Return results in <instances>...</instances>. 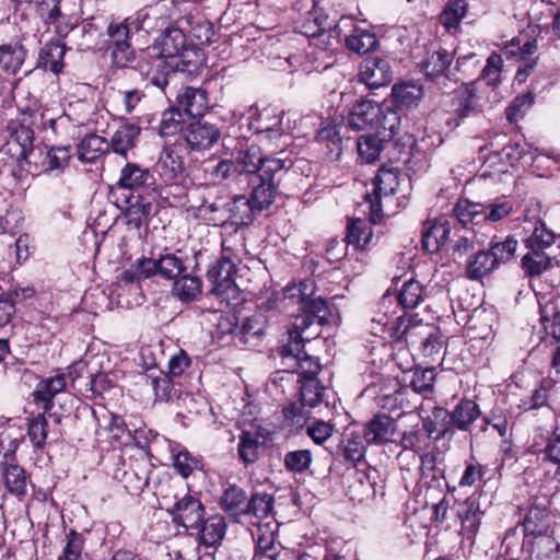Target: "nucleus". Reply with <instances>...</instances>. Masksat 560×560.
Returning a JSON list of instances; mask_svg holds the SVG:
<instances>
[{"instance_id":"1","label":"nucleus","mask_w":560,"mask_h":560,"mask_svg":"<svg viewBox=\"0 0 560 560\" xmlns=\"http://www.w3.org/2000/svg\"><path fill=\"white\" fill-rule=\"evenodd\" d=\"M187 271L184 260L173 253L160 255L158 259L142 257L120 275V280L126 283L140 282L152 276L159 275L166 280H175Z\"/></svg>"},{"instance_id":"2","label":"nucleus","mask_w":560,"mask_h":560,"mask_svg":"<svg viewBox=\"0 0 560 560\" xmlns=\"http://www.w3.org/2000/svg\"><path fill=\"white\" fill-rule=\"evenodd\" d=\"M236 266L232 261L220 258L207 271V278L211 282V293L228 304L240 300V289L234 281Z\"/></svg>"},{"instance_id":"3","label":"nucleus","mask_w":560,"mask_h":560,"mask_svg":"<svg viewBox=\"0 0 560 560\" xmlns=\"http://www.w3.org/2000/svg\"><path fill=\"white\" fill-rule=\"evenodd\" d=\"M335 32L341 36L347 49L358 55L368 54L378 45L375 34L358 27L351 16H341L335 24Z\"/></svg>"},{"instance_id":"4","label":"nucleus","mask_w":560,"mask_h":560,"mask_svg":"<svg viewBox=\"0 0 560 560\" xmlns=\"http://www.w3.org/2000/svg\"><path fill=\"white\" fill-rule=\"evenodd\" d=\"M373 194L365 195L369 203L370 221L376 223L382 217L381 199L394 195L399 186L398 172L388 168H381L373 180Z\"/></svg>"},{"instance_id":"5","label":"nucleus","mask_w":560,"mask_h":560,"mask_svg":"<svg viewBox=\"0 0 560 560\" xmlns=\"http://www.w3.org/2000/svg\"><path fill=\"white\" fill-rule=\"evenodd\" d=\"M255 208L250 205L248 198L244 195L235 196L232 201L225 203V213H229L224 218L210 217L209 221L214 225H221L224 231L241 229L249 226L255 219Z\"/></svg>"},{"instance_id":"6","label":"nucleus","mask_w":560,"mask_h":560,"mask_svg":"<svg viewBox=\"0 0 560 560\" xmlns=\"http://www.w3.org/2000/svg\"><path fill=\"white\" fill-rule=\"evenodd\" d=\"M155 199V192H131L127 196L125 199L126 207L121 212L125 224L135 230L148 225Z\"/></svg>"},{"instance_id":"7","label":"nucleus","mask_w":560,"mask_h":560,"mask_svg":"<svg viewBox=\"0 0 560 560\" xmlns=\"http://www.w3.org/2000/svg\"><path fill=\"white\" fill-rule=\"evenodd\" d=\"M33 122L32 114L23 112L21 120L12 122L10 126L11 132L8 147L16 160H27L28 155L33 152L35 139V132L31 127Z\"/></svg>"},{"instance_id":"8","label":"nucleus","mask_w":560,"mask_h":560,"mask_svg":"<svg viewBox=\"0 0 560 560\" xmlns=\"http://www.w3.org/2000/svg\"><path fill=\"white\" fill-rule=\"evenodd\" d=\"M117 187L133 194L155 192V178L149 168L127 162L120 170Z\"/></svg>"},{"instance_id":"9","label":"nucleus","mask_w":560,"mask_h":560,"mask_svg":"<svg viewBox=\"0 0 560 560\" xmlns=\"http://www.w3.org/2000/svg\"><path fill=\"white\" fill-rule=\"evenodd\" d=\"M173 522L186 529L199 528L203 518L205 509L201 502L189 493L182 498L176 497L173 508L170 510Z\"/></svg>"},{"instance_id":"10","label":"nucleus","mask_w":560,"mask_h":560,"mask_svg":"<svg viewBox=\"0 0 560 560\" xmlns=\"http://www.w3.org/2000/svg\"><path fill=\"white\" fill-rule=\"evenodd\" d=\"M359 77L370 89H378L392 82L393 70L385 57L372 56L361 62Z\"/></svg>"},{"instance_id":"11","label":"nucleus","mask_w":560,"mask_h":560,"mask_svg":"<svg viewBox=\"0 0 560 560\" xmlns=\"http://www.w3.org/2000/svg\"><path fill=\"white\" fill-rule=\"evenodd\" d=\"M281 357L294 361V371L299 373V381L316 377L320 371V364L317 359L308 355L303 350V343L300 340L289 341L281 348Z\"/></svg>"},{"instance_id":"12","label":"nucleus","mask_w":560,"mask_h":560,"mask_svg":"<svg viewBox=\"0 0 560 560\" xmlns=\"http://www.w3.org/2000/svg\"><path fill=\"white\" fill-rule=\"evenodd\" d=\"M221 137L220 129L206 121L190 122L184 130V139L194 151H203L211 148Z\"/></svg>"},{"instance_id":"13","label":"nucleus","mask_w":560,"mask_h":560,"mask_svg":"<svg viewBox=\"0 0 560 560\" xmlns=\"http://www.w3.org/2000/svg\"><path fill=\"white\" fill-rule=\"evenodd\" d=\"M38 10L59 37H66L77 25V21L61 12L60 0H39Z\"/></svg>"},{"instance_id":"14","label":"nucleus","mask_w":560,"mask_h":560,"mask_svg":"<svg viewBox=\"0 0 560 560\" xmlns=\"http://www.w3.org/2000/svg\"><path fill=\"white\" fill-rule=\"evenodd\" d=\"M176 107L187 117H202L208 109V95L202 89L186 86L176 96Z\"/></svg>"},{"instance_id":"15","label":"nucleus","mask_w":560,"mask_h":560,"mask_svg":"<svg viewBox=\"0 0 560 560\" xmlns=\"http://www.w3.org/2000/svg\"><path fill=\"white\" fill-rule=\"evenodd\" d=\"M382 115L380 105L374 101L357 102L348 115V127L352 130H364L378 124Z\"/></svg>"},{"instance_id":"16","label":"nucleus","mask_w":560,"mask_h":560,"mask_svg":"<svg viewBox=\"0 0 560 560\" xmlns=\"http://www.w3.org/2000/svg\"><path fill=\"white\" fill-rule=\"evenodd\" d=\"M343 127L340 117L328 118L320 124L316 140L327 143L326 155L330 161H337L342 153L340 130Z\"/></svg>"},{"instance_id":"17","label":"nucleus","mask_w":560,"mask_h":560,"mask_svg":"<svg viewBox=\"0 0 560 560\" xmlns=\"http://www.w3.org/2000/svg\"><path fill=\"white\" fill-rule=\"evenodd\" d=\"M396 421L387 415L374 416L364 427L362 434L366 444H385L396 432Z\"/></svg>"},{"instance_id":"18","label":"nucleus","mask_w":560,"mask_h":560,"mask_svg":"<svg viewBox=\"0 0 560 560\" xmlns=\"http://www.w3.org/2000/svg\"><path fill=\"white\" fill-rule=\"evenodd\" d=\"M185 33L179 27H167L156 38L154 49L159 50V57L163 59L176 58L188 45Z\"/></svg>"},{"instance_id":"19","label":"nucleus","mask_w":560,"mask_h":560,"mask_svg":"<svg viewBox=\"0 0 560 560\" xmlns=\"http://www.w3.org/2000/svg\"><path fill=\"white\" fill-rule=\"evenodd\" d=\"M453 110L459 119L481 110L480 97L477 94V83L471 82L456 90L452 100Z\"/></svg>"},{"instance_id":"20","label":"nucleus","mask_w":560,"mask_h":560,"mask_svg":"<svg viewBox=\"0 0 560 560\" xmlns=\"http://www.w3.org/2000/svg\"><path fill=\"white\" fill-rule=\"evenodd\" d=\"M447 416L448 411L444 408H434L432 415L423 420V429L430 440L453 439L455 431Z\"/></svg>"},{"instance_id":"21","label":"nucleus","mask_w":560,"mask_h":560,"mask_svg":"<svg viewBox=\"0 0 560 560\" xmlns=\"http://www.w3.org/2000/svg\"><path fill=\"white\" fill-rule=\"evenodd\" d=\"M525 538L551 533V515L546 506L534 504L529 508L523 521Z\"/></svg>"},{"instance_id":"22","label":"nucleus","mask_w":560,"mask_h":560,"mask_svg":"<svg viewBox=\"0 0 560 560\" xmlns=\"http://www.w3.org/2000/svg\"><path fill=\"white\" fill-rule=\"evenodd\" d=\"M197 268L198 264L191 273L185 271L173 282L172 294L180 302L196 301L202 293V281L195 275Z\"/></svg>"},{"instance_id":"23","label":"nucleus","mask_w":560,"mask_h":560,"mask_svg":"<svg viewBox=\"0 0 560 560\" xmlns=\"http://www.w3.org/2000/svg\"><path fill=\"white\" fill-rule=\"evenodd\" d=\"M481 416L479 406L471 399H462L452 411L448 418L454 430L470 432L474 422Z\"/></svg>"},{"instance_id":"24","label":"nucleus","mask_w":560,"mask_h":560,"mask_svg":"<svg viewBox=\"0 0 560 560\" xmlns=\"http://www.w3.org/2000/svg\"><path fill=\"white\" fill-rule=\"evenodd\" d=\"M452 61L453 55L445 49H440L428 54L427 58L420 63V71L428 80L433 81L446 75Z\"/></svg>"},{"instance_id":"25","label":"nucleus","mask_w":560,"mask_h":560,"mask_svg":"<svg viewBox=\"0 0 560 560\" xmlns=\"http://www.w3.org/2000/svg\"><path fill=\"white\" fill-rule=\"evenodd\" d=\"M26 57V50L20 42L0 45V68L9 75H15Z\"/></svg>"},{"instance_id":"26","label":"nucleus","mask_w":560,"mask_h":560,"mask_svg":"<svg viewBox=\"0 0 560 560\" xmlns=\"http://www.w3.org/2000/svg\"><path fill=\"white\" fill-rule=\"evenodd\" d=\"M140 131V127L133 124L120 126L108 141L109 150L127 159L128 151L136 147Z\"/></svg>"},{"instance_id":"27","label":"nucleus","mask_w":560,"mask_h":560,"mask_svg":"<svg viewBox=\"0 0 560 560\" xmlns=\"http://www.w3.org/2000/svg\"><path fill=\"white\" fill-rule=\"evenodd\" d=\"M498 268L499 266L488 249H478L467 260L466 276L470 280H481Z\"/></svg>"},{"instance_id":"28","label":"nucleus","mask_w":560,"mask_h":560,"mask_svg":"<svg viewBox=\"0 0 560 560\" xmlns=\"http://www.w3.org/2000/svg\"><path fill=\"white\" fill-rule=\"evenodd\" d=\"M66 46L59 39L49 40L39 52L38 66L58 74L63 69Z\"/></svg>"},{"instance_id":"29","label":"nucleus","mask_w":560,"mask_h":560,"mask_svg":"<svg viewBox=\"0 0 560 560\" xmlns=\"http://www.w3.org/2000/svg\"><path fill=\"white\" fill-rule=\"evenodd\" d=\"M417 340V345H420L423 357L434 359L441 354L443 340L438 327L429 324H420Z\"/></svg>"},{"instance_id":"30","label":"nucleus","mask_w":560,"mask_h":560,"mask_svg":"<svg viewBox=\"0 0 560 560\" xmlns=\"http://www.w3.org/2000/svg\"><path fill=\"white\" fill-rule=\"evenodd\" d=\"M198 532L199 540L206 547H214L225 535L226 524L224 517L215 514L199 523Z\"/></svg>"},{"instance_id":"31","label":"nucleus","mask_w":560,"mask_h":560,"mask_svg":"<svg viewBox=\"0 0 560 560\" xmlns=\"http://www.w3.org/2000/svg\"><path fill=\"white\" fill-rule=\"evenodd\" d=\"M264 444V436L258 430H245L240 435L237 453L245 464H254L259 458V451Z\"/></svg>"},{"instance_id":"32","label":"nucleus","mask_w":560,"mask_h":560,"mask_svg":"<svg viewBox=\"0 0 560 560\" xmlns=\"http://www.w3.org/2000/svg\"><path fill=\"white\" fill-rule=\"evenodd\" d=\"M109 152L108 141L95 133L86 135L78 144V159L82 162H95L103 154Z\"/></svg>"},{"instance_id":"33","label":"nucleus","mask_w":560,"mask_h":560,"mask_svg":"<svg viewBox=\"0 0 560 560\" xmlns=\"http://www.w3.org/2000/svg\"><path fill=\"white\" fill-rule=\"evenodd\" d=\"M365 441L362 432L349 431L341 440V456L345 462L357 466L365 456Z\"/></svg>"},{"instance_id":"34","label":"nucleus","mask_w":560,"mask_h":560,"mask_svg":"<svg viewBox=\"0 0 560 560\" xmlns=\"http://www.w3.org/2000/svg\"><path fill=\"white\" fill-rule=\"evenodd\" d=\"M450 226L447 222H433L424 226L422 231V248L430 254L439 252L448 238Z\"/></svg>"},{"instance_id":"35","label":"nucleus","mask_w":560,"mask_h":560,"mask_svg":"<svg viewBox=\"0 0 560 560\" xmlns=\"http://www.w3.org/2000/svg\"><path fill=\"white\" fill-rule=\"evenodd\" d=\"M457 514L462 521V532L467 538H472L481 523L482 512L479 504L469 498L459 505Z\"/></svg>"},{"instance_id":"36","label":"nucleus","mask_w":560,"mask_h":560,"mask_svg":"<svg viewBox=\"0 0 560 560\" xmlns=\"http://www.w3.org/2000/svg\"><path fill=\"white\" fill-rule=\"evenodd\" d=\"M66 376L57 374L52 377L40 381L34 390L35 400L44 402V410L49 411L52 408L54 397L66 388Z\"/></svg>"},{"instance_id":"37","label":"nucleus","mask_w":560,"mask_h":560,"mask_svg":"<svg viewBox=\"0 0 560 560\" xmlns=\"http://www.w3.org/2000/svg\"><path fill=\"white\" fill-rule=\"evenodd\" d=\"M222 256L221 258L238 264L246 253L245 237L236 229L224 231L222 229Z\"/></svg>"},{"instance_id":"38","label":"nucleus","mask_w":560,"mask_h":560,"mask_svg":"<svg viewBox=\"0 0 560 560\" xmlns=\"http://www.w3.org/2000/svg\"><path fill=\"white\" fill-rule=\"evenodd\" d=\"M329 26L328 16L316 7L307 12L302 19L295 23V32L312 39L315 35H318L324 27Z\"/></svg>"},{"instance_id":"39","label":"nucleus","mask_w":560,"mask_h":560,"mask_svg":"<svg viewBox=\"0 0 560 560\" xmlns=\"http://www.w3.org/2000/svg\"><path fill=\"white\" fill-rule=\"evenodd\" d=\"M290 166L291 162L288 159L264 155L256 177L258 180L278 186L282 175Z\"/></svg>"},{"instance_id":"40","label":"nucleus","mask_w":560,"mask_h":560,"mask_svg":"<svg viewBox=\"0 0 560 560\" xmlns=\"http://www.w3.org/2000/svg\"><path fill=\"white\" fill-rule=\"evenodd\" d=\"M373 238L371 223L363 219H351L347 225L346 241L358 249H365Z\"/></svg>"},{"instance_id":"41","label":"nucleus","mask_w":560,"mask_h":560,"mask_svg":"<svg viewBox=\"0 0 560 560\" xmlns=\"http://www.w3.org/2000/svg\"><path fill=\"white\" fill-rule=\"evenodd\" d=\"M247 502L245 491L235 485L229 486L220 500L222 509L231 516L246 514Z\"/></svg>"},{"instance_id":"42","label":"nucleus","mask_w":560,"mask_h":560,"mask_svg":"<svg viewBox=\"0 0 560 560\" xmlns=\"http://www.w3.org/2000/svg\"><path fill=\"white\" fill-rule=\"evenodd\" d=\"M177 60L172 63L176 71L187 74H196L199 72L203 63V54L195 45L188 44L178 56Z\"/></svg>"},{"instance_id":"43","label":"nucleus","mask_w":560,"mask_h":560,"mask_svg":"<svg viewBox=\"0 0 560 560\" xmlns=\"http://www.w3.org/2000/svg\"><path fill=\"white\" fill-rule=\"evenodd\" d=\"M392 96L395 103L401 108L418 106L423 96L422 86L415 83L395 84L392 89Z\"/></svg>"},{"instance_id":"44","label":"nucleus","mask_w":560,"mask_h":560,"mask_svg":"<svg viewBox=\"0 0 560 560\" xmlns=\"http://www.w3.org/2000/svg\"><path fill=\"white\" fill-rule=\"evenodd\" d=\"M421 322L412 323L408 316H398L388 327V332L396 341L405 340L407 343L417 345V334Z\"/></svg>"},{"instance_id":"45","label":"nucleus","mask_w":560,"mask_h":560,"mask_svg":"<svg viewBox=\"0 0 560 560\" xmlns=\"http://www.w3.org/2000/svg\"><path fill=\"white\" fill-rule=\"evenodd\" d=\"M4 485L11 494L16 497L25 495L27 476L25 470L15 464L5 465L2 469Z\"/></svg>"},{"instance_id":"46","label":"nucleus","mask_w":560,"mask_h":560,"mask_svg":"<svg viewBox=\"0 0 560 560\" xmlns=\"http://www.w3.org/2000/svg\"><path fill=\"white\" fill-rule=\"evenodd\" d=\"M264 153L257 145L240 151L234 160L238 174L257 175Z\"/></svg>"},{"instance_id":"47","label":"nucleus","mask_w":560,"mask_h":560,"mask_svg":"<svg viewBox=\"0 0 560 560\" xmlns=\"http://www.w3.org/2000/svg\"><path fill=\"white\" fill-rule=\"evenodd\" d=\"M467 12L465 0H450L439 16L440 23L448 31H457Z\"/></svg>"},{"instance_id":"48","label":"nucleus","mask_w":560,"mask_h":560,"mask_svg":"<svg viewBox=\"0 0 560 560\" xmlns=\"http://www.w3.org/2000/svg\"><path fill=\"white\" fill-rule=\"evenodd\" d=\"M533 231L525 240V245L530 250H542L550 247L556 240L555 233L547 228L545 222L536 220L533 222Z\"/></svg>"},{"instance_id":"49","label":"nucleus","mask_w":560,"mask_h":560,"mask_svg":"<svg viewBox=\"0 0 560 560\" xmlns=\"http://www.w3.org/2000/svg\"><path fill=\"white\" fill-rule=\"evenodd\" d=\"M551 266V257L542 250H530L522 258V269L529 277L540 276Z\"/></svg>"},{"instance_id":"50","label":"nucleus","mask_w":560,"mask_h":560,"mask_svg":"<svg viewBox=\"0 0 560 560\" xmlns=\"http://www.w3.org/2000/svg\"><path fill=\"white\" fill-rule=\"evenodd\" d=\"M517 241L513 236L500 240L497 236L490 242L489 252L498 266L512 260L517 249Z\"/></svg>"},{"instance_id":"51","label":"nucleus","mask_w":560,"mask_h":560,"mask_svg":"<svg viewBox=\"0 0 560 560\" xmlns=\"http://www.w3.org/2000/svg\"><path fill=\"white\" fill-rule=\"evenodd\" d=\"M277 192V184L259 180L257 185H254L248 200L256 210H265L272 205Z\"/></svg>"},{"instance_id":"52","label":"nucleus","mask_w":560,"mask_h":560,"mask_svg":"<svg viewBox=\"0 0 560 560\" xmlns=\"http://www.w3.org/2000/svg\"><path fill=\"white\" fill-rule=\"evenodd\" d=\"M425 296L423 285L415 280L410 279L404 283L398 294V302L404 308L417 307Z\"/></svg>"},{"instance_id":"53","label":"nucleus","mask_w":560,"mask_h":560,"mask_svg":"<svg viewBox=\"0 0 560 560\" xmlns=\"http://www.w3.org/2000/svg\"><path fill=\"white\" fill-rule=\"evenodd\" d=\"M299 383L300 400L308 405V408H314L322 404L326 388L317 377L299 381Z\"/></svg>"},{"instance_id":"54","label":"nucleus","mask_w":560,"mask_h":560,"mask_svg":"<svg viewBox=\"0 0 560 560\" xmlns=\"http://www.w3.org/2000/svg\"><path fill=\"white\" fill-rule=\"evenodd\" d=\"M552 533L553 530L526 539L527 544L532 547V552L535 553L537 558H551L559 551V544L553 538Z\"/></svg>"},{"instance_id":"55","label":"nucleus","mask_w":560,"mask_h":560,"mask_svg":"<svg viewBox=\"0 0 560 560\" xmlns=\"http://www.w3.org/2000/svg\"><path fill=\"white\" fill-rule=\"evenodd\" d=\"M145 377L147 382L151 385L152 389L154 390L156 399H170L171 392L173 389V383L166 373L158 369H150Z\"/></svg>"},{"instance_id":"56","label":"nucleus","mask_w":560,"mask_h":560,"mask_svg":"<svg viewBox=\"0 0 560 560\" xmlns=\"http://www.w3.org/2000/svg\"><path fill=\"white\" fill-rule=\"evenodd\" d=\"M311 408L302 400L290 402L282 409L284 420L288 425L296 429L303 428L311 417Z\"/></svg>"},{"instance_id":"57","label":"nucleus","mask_w":560,"mask_h":560,"mask_svg":"<svg viewBox=\"0 0 560 560\" xmlns=\"http://www.w3.org/2000/svg\"><path fill=\"white\" fill-rule=\"evenodd\" d=\"M453 211L458 221L464 225L470 222L476 224L482 222V203L462 199L457 201Z\"/></svg>"},{"instance_id":"58","label":"nucleus","mask_w":560,"mask_h":560,"mask_svg":"<svg viewBox=\"0 0 560 560\" xmlns=\"http://www.w3.org/2000/svg\"><path fill=\"white\" fill-rule=\"evenodd\" d=\"M71 159L69 147H54L46 152L42 163L45 172L63 171Z\"/></svg>"},{"instance_id":"59","label":"nucleus","mask_w":560,"mask_h":560,"mask_svg":"<svg viewBox=\"0 0 560 560\" xmlns=\"http://www.w3.org/2000/svg\"><path fill=\"white\" fill-rule=\"evenodd\" d=\"M358 153L366 163L376 161L383 151V141L376 136H361L357 142Z\"/></svg>"},{"instance_id":"60","label":"nucleus","mask_w":560,"mask_h":560,"mask_svg":"<svg viewBox=\"0 0 560 560\" xmlns=\"http://www.w3.org/2000/svg\"><path fill=\"white\" fill-rule=\"evenodd\" d=\"M513 212V203L504 198L482 203V222H498Z\"/></svg>"},{"instance_id":"61","label":"nucleus","mask_w":560,"mask_h":560,"mask_svg":"<svg viewBox=\"0 0 560 560\" xmlns=\"http://www.w3.org/2000/svg\"><path fill=\"white\" fill-rule=\"evenodd\" d=\"M184 113L176 106L168 108L162 114L159 131L162 137L173 136L183 131Z\"/></svg>"},{"instance_id":"62","label":"nucleus","mask_w":560,"mask_h":560,"mask_svg":"<svg viewBox=\"0 0 560 560\" xmlns=\"http://www.w3.org/2000/svg\"><path fill=\"white\" fill-rule=\"evenodd\" d=\"M48 422L43 415L28 419L27 436L35 448L42 450L46 445Z\"/></svg>"},{"instance_id":"63","label":"nucleus","mask_w":560,"mask_h":560,"mask_svg":"<svg viewBox=\"0 0 560 560\" xmlns=\"http://www.w3.org/2000/svg\"><path fill=\"white\" fill-rule=\"evenodd\" d=\"M273 497L266 492L254 493L247 502L246 514H252L257 518L268 517L273 509Z\"/></svg>"},{"instance_id":"64","label":"nucleus","mask_w":560,"mask_h":560,"mask_svg":"<svg viewBox=\"0 0 560 560\" xmlns=\"http://www.w3.org/2000/svg\"><path fill=\"white\" fill-rule=\"evenodd\" d=\"M540 320L547 335L560 341V312L553 304H546L540 310Z\"/></svg>"}]
</instances>
